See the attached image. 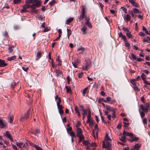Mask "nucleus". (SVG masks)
<instances>
[{"label": "nucleus", "mask_w": 150, "mask_h": 150, "mask_svg": "<svg viewBox=\"0 0 150 150\" xmlns=\"http://www.w3.org/2000/svg\"><path fill=\"white\" fill-rule=\"evenodd\" d=\"M150 107V104L149 103H146L145 105H141L140 106V108L141 109H139V111L142 118V122L144 125H146L147 124V119L146 118H143L145 115V113H146L149 112V108Z\"/></svg>", "instance_id": "nucleus-1"}, {"label": "nucleus", "mask_w": 150, "mask_h": 150, "mask_svg": "<svg viewBox=\"0 0 150 150\" xmlns=\"http://www.w3.org/2000/svg\"><path fill=\"white\" fill-rule=\"evenodd\" d=\"M89 18L88 19H87L85 23V25H84L81 29V31L80 32L83 35H86L87 34V32L86 30L87 29V27L89 28H91L92 26L90 23L89 22Z\"/></svg>", "instance_id": "nucleus-2"}, {"label": "nucleus", "mask_w": 150, "mask_h": 150, "mask_svg": "<svg viewBox=\"0 0 150 150\" xmlns=\"http://www.w3.org/2000/svg\"><path fill=\"white\" fill-rule=\"evenodd\" d=\"M40 4V0H33L32 4L31 5V8L32 9H35L37 7H38Z\"/></svg>", "instance_id": "nucleus-3"}, {"label": "nucleus", "mask_w": 150, "mask_h": 150, "mask_svg": "<svg viewBox=\"0 0 150 150\" xmlns=\"http://www.w3.org/2000/svg\"><path fill=\"white\" fill-rule=\"evenodd\" d=\"M29 110H28L25 113L24 115H22L20 119V120L21 122H23L27 120L29 117L30 115Z\"/></svg>", "instance_id": "nucleus-4"}, {"label": "nucleus", "mask_w": 150, "mask_h": 150, "mask_svg": "<svg viewBox=\"0 0 150 150\" xmlns=\"http://www.w3.org/2000/svg\"><path fill=\"white\" fill-rule=\"evenodd\" d=\"M106 145L105 143V142H103V148L107 149L108 150H111V144L108 141L106 142Z\"/></svg>", "instance_id": "nucleus-5"}, {"label": "nucleus", "mask_w": 150, "mask_h": 150, "mask_svg": "<svg viewBox=\"0 0 150 150\" xmlns=\"http://www.w3.org/2000/svg\"><path fill=\"white\" fill-rule=\"evenodd\" d=\"M76 127L77 129L76 132L77 137H79L80 136H84L82 134L83 132L81 129L78 127V125H76Z\"/></svg>", "instance_id": "nucleus-6"}, {"label": "nucleus", "mask_w": 150, "mask_h": 150, "mask_svg": "<svg viewBox=\"0 0 150 150\" xmlns=\"http://www.w3.org/2000/svg\"><path fill=\"white\" fill-rule=\"evenodd\" d=\"M81 61L79 58H77L74 61H72V63L73 66L75 68H77V66L80 63Z\"/></svg>", "instance_id": "nucleus-7"}, {"label": "nucleus", "mask_w": 150, "mask_h": 150, "mask_svg": "<svg viewBox=\"0 0 150 150\" xmlns=\"http://www.w3.org/2000/svg\"><path fill=\"white\" fill-rule=\"evenodd\" d=\"M91 64V61L89 60L86 61L85 65L83 66V68L86 70H88Z\"/></svg>", "instance_id": "nucleus-8"}, {"label": "nucleus", "mask_w": 150, "mask_h": 150, "mask_svg": "<svg viewBox=\"0 0 150 150\" xmlns=\"http://www.w3.org/2000/svg\"><path fill=\"white\" fill-rule=\"evenodd\" d=\"M106 103L111 104H114L116 102L114 99H112L110 97H108L106 98Z\"/></svg>", "instance_id": "nucleus-9"}, {"label": "nucleus", "mask_w": 150, "mask_h": 150, "mask_svg": "<svg viewBox=\"0 0 150 150\" xmlns=\"http://www.w3.org/2000/svg\"><path fill=\"white\" fill-rule=\"evenodd\" d=\"M106 109L109 111H111L112 112H114L116 111V109L112 107L111 106L107 105H106Z\"/></svg>", "instance_id": "nucleus-10"}, {"label": "nucleus", "mask_w": 150, "mask_h": 150, "mask_svg": "<svg viewBox=\"0 0 150 150\" xmlns=\"http://www.w3.org/2000/svg\"><path fill=\"white\" fill-rule=\"evenodd\" d=\"M5 134L6 137L8 138L10 141L13 142V137L11 135L8 131H6L5 133Z\"/></svg>", "instance_id": "nucleus-11"}, {"label": "nucleus", "mask_w": 150, "mask_h": 150, "mask_svg": "<svg viewBox=\"0 0 150 150\" xmlns=\"http://www.w3.org/2000/svg\"><path fill=\"white\" fill-rule=\"evenodd\" d=\"M6 123L5 121L2 119H0V128H2L6 127Z\"/></svg>", "instance_id": "nucleus-12"}, {"label": "nucleus", "mask_w": 150, "mask_h": 150, "mask_svg": "<svg viewBox=\"0 0 150 150\" xmlns=\"http://www.w3.org/2000/svg\"><path fill=\"white\" fill-rule=\"evenodd\" d=\"M84 18H85V19L86 21V19H88L89 18H87L86 16L85 15V13H83L81 12L80 15L79 16V21H81V20L83 19Z\"/></svg>", "instance_id": "nucleus-13"}, {"label": "nucleus", "mask_w": 150, "mask_h": 150, "mask_svg": "<svg viewBox=\"0 0 150 150\" xmlns=\"http://www.w3.org/2000/svg\"><path fill=\"white\" fill-rule=\"evenodd\" d=\"M132 5L137 8L139 7L138 4L136 2V0H128Z\"/></svg>", "instance_id": "nucleus-14"}, {"label": "nucleus", "mask_w": 150, "mask_h": 150, "mask_svg": "<svg viewBox=\"0 0 150 150\" xmlns=\"http://www.w3.org/2000/svg\"><path fill=\"white\" fill-rule=\"evenodd\" d=\"M59 113L62 115L64 113V111L63 110V107L61 105H57Z\"/></svg>", "instance_id": "nucleus-15"}, {"label": "nucleus", "mask_w": 150, "mask_h": 150, "mask_svg": "<svg viewBox=\"0 0 150 150\" xmlns=\"http://www.w3.org/2000/svg\"><path fill=\"white\" fill-rule=\"evenodd\" d=\"M42 52L41 51L38 52L36 55V60H37L40 59L42 57Z\"/></svg>", "instance_id": "nucleus-16"}, {"label": "nucleus", "mask_w": 150, "mask_h": 150, "mask_svg": "<svg viewBox=\"0 0 150 150\" xmlns=\"http://www.w3.org/2000/svg\"><path fill=\"white\" fill-rule=\"evenodd\" d=\"M88 87H86L81 91L83 96H85L86 93H88Z\"/></svg>", "instance_id": "nucleus-17"}, {"label": "nucleus", "mask_w": 150, "mask_h": 150, "mask_svg": "<svg viewBox=\"0 0 150 150\" xmlns=\"http://www.w3.org/2000/svg\"><path fill=\"white\" fill-rule=\"evenodd\" d=\"M7 65V64L5 62L4 60L0 59V67H4Z\"/></svg>", "instance_id": "nucleus-18"}, {"label": "nucleus", "mask_w": 150, "mask_h": 150, "mask_svg": "<svg viewBox=\"0 0 150 150\" xmlns=\"http://www.w3.org/2000/svg\"><path fill=\"white\" fill-rule=\"evenodd\" d=\"M28 144L27 142H25V144H23L21 148L22 150H27L28 149Z\"/></svg>", "instance_id": "nucleus-19"}, {"label": "nucleus", "mask_w": 150, "mask_h": 150, "mask_svg": "<svg viewBox=\"0 0 150 150\" xmlns=\"http://www.w3.org/2000/svg\"><path fill=\"white\" fill-rule=\"evenodd\" d=\"M125 16L124 17V19L126 20V22H127L130 20L131 19V16L128 14L125 15Z\"/></svg>", "instance_id": "nucleus-20"}, {"label": "nucleus", "mask_w": 150, "mask_h": 150, "mask_svg": "<svg viewBox=\"0 0 150 150\" xmlns=\"http://www.w3.org/2000/svg\"><path fill=\"white\" fill-rule=\"evenodd\" d=\"M98 125L97 124H96V125L95 127V130L96 131V132H95V131L93 132V135L94 136H95V135L94 134V133H96L97 136L98 135Z\"/></svg>", "instance_id": "nucleus-21"}, {"label": "nucleus", "mask_w": 150, "mask_h": 150, "mask_svg": "<svg viewBox=\"0 0 150 150\" xmlns=\"http://www.w3.org/2000/svg\"><path fill=\"white\" fill-rule=\"evenodd\" d=\"M141 146L139 144H136L134 146V148L133 149V150H138V149Z\"/></svg>", "instance_id": "nucleus-22"}, {"label": "nucleus", "mask_w": 150, "mask_h": 150, "mask_svg": "<svg viewBox=\"0 0 150 150\" xmlns=\"http://www.w3.org/2000/svg\"><path fill=\"white\" fill-rule=\"evenodd\" d=\"M13 117L12 115H11L9 116L8 117V122L10 123H12L13 120Z\"/></svg>", "instance_id": "nucleus-23"}, {"label": "nucleus", "mask_w": 150, "mask_h": 150, "mask_svg": "<svg viewBox=\"0 0 150 150\" xmlns=\"http://www.w3.org/2000/svg\"><path fill=\"white\" fill-rule=\"evenodd\" d=\"M83 144L84 145L88 146L90 143L88 141L84 140L83 142Z\"/></svg>", "instance_id": "nucleus-24"}, {"label": "nucleus", "mask_w": 150, "mask_h": 150, "mask_svg": "<svg viewBox=\"0 0 150 150\" xmlns=\"http://www.w3.org/2000/svg\"><path fill=\"white\" fill-rule=\"evenodd\" d=\"M16 56L15 55L11 57H8L7 59V60L8 61H11L15 59H16Z\"/></svg>", "instance_id": "nucleus-25"}, {"label": "nucleus", "mask_w": 150, "mask_h": 150, "mask_svg": "<svg viewBox=\"0 0 150 150\" xmlns=\"http://www.w3.org/2000/svg\"><path fill=\"white\" fill-rule=\"evenodd\" d=\"M131 58H130L131 59L133 60H136L137 59V57L135 54L133 53H132L131 54Z\"/></svg>", "instance_id": "nucleus-26"}, {"label": "nucleus", "mask_w": 150, "mask_h": 150, "mask_svg": "<svg viewBox=\"0 0 150 150\" xmlns=\"http://www.w3.org/2000/svg\"><path fill=\"white\" fill-rule=\"evenodd\" d=\"M87 118H92L91 116V111L89 109H88V115H87Z\"/></svg>", "instance_id": "nucleus-27"}, {"label": "nucleus", "mask_w": 150, "mask_h": 150, "mask_svg": "<svg viewBox=\"0 0 150 150\" xmlns=\"http://www.w3.org/2000/svg\"><path fill=\"white\" fill-rule=\"evenodd\" d=\"M79 138V140L78 141V143H81L82 141H83L84 139V136H80L78 137Z\"/></svg>", "instance_id": "nucleus-28"}, {"label": "nucleus", "mask_w": 150, "mask_h": 150, "mask_svg": "<svg viewBox=\"0 0 150 150\" xmlns=\"http://www.w3.org/2000/svg\"><path fill=\"white\" fill-rule=\"evenodd\" d=\"M120 139L121 141L124 142H126V137L123 135L121 137V138H120Z\"/></svg>", "instance_id": "nucleus-29"}, {"label": "nucleus", "mask_w": 150, "mask_h": 150, "mask_svg": "<svg viewBox=\"0 0 150 150\" xmlns=\"http://www.w3.org/2000/svg\"><path fill=\"white\" fill-rule=\"evenodd\" d=\"M69 134L72 138H75L76 137L75 133L73 131H71L69 133Z\"/></svg>", "instance_id": "nucleus-30"}, {"label": "nucleus", "mask_w": 150, "mask_h": 150, "mask_svg": "<svg viewBox=\"0 0 150 150\" xmlns=\"http://www.w3.org/2000/svg\"><path fill=\"white\" fill-rule=\"evenodd\" d=\"M73 18H71L68 19L66 21V24H69L70 23L73 21Z\"/></svg>", "instance_id": "nucleus-31"}, {"label": "nucleus", "mask_w": 150, "mask_h": 150, "mask_svg": "<svg viewBox=\"0 0 150 150\" xmlns=\"http://www.w3.org/2000/svg\"><path fill=\"white\" fill-rule=\"evenodd\" d=\"M82 11L81 13H85L86 11V7L84 6H81Z\"/></svg>", "instance_id": "nucleus-32"}, {"label": "nucleus", "mask_w": 150, "mask_h": 150, "mask_svg": "<svg viewBox=\"0 0 150 150\" xmlns=\"http://www.w3.org/2000/svg\"><path fill=\"white\" fill-rule=\"evenodd\" d=\"M88 110L87 109L83 110V111H81V114L82 115H86L88 113Z\"/></svg>", "instance_id": "nucleus-33"}, {"label": "nucleus", "mask_w": 150, "mask_h": 150, "mask_svg": "<svg viewBox=\"0 0 150 150\" xmlns=\"http://www.w3.org/2000/svg\"><path fill=\"white\" fill-rule=\"evenodd\" d=\"M126 36L129 38H132V35L131 34V33L130 32H128L126 34Z\"/></svg>", "instance_id": "nucleus-34"}, {"label": "nucleus", "mask_w": 150, "mask_h": 150, "mask_svg": "<svg viewBox=\"0 0 150 150\" xmlns=\"http://www.w3.org/2000/svg\"><path fill=\"white\" fill-rule=\"evenodd\" d=\"M133 10L134 13L135 14L139 13V11L137 8H134Z\"/></svg>", "instance_id": "nucleus-35"}, {"label": "nucleus", "mask_w": 150, "mask_h": 150, "mask_svg": "<svg viewBox=\"0 0 150 150\" xmlns=\"http://www.w3.org/2000/svg\"><path fill=\"white\" fill-rule=\"evenodd\" d=\"M141 76L143 81H144L146 79V76L143 73H142Z\"/></svg>", "instance_id": "nucleus-36"}, {"label": "nucleus", "mask_w": 150, "mask_h": 150, "mask_svg": "<svg viewBox=\"0 0 150 150\" xmlns=\"http://www.w3.org/2000/svg\"><path fill=\"white\" fill-rule=\"evenodd\" d=\"M130 82L132 83V84L134 85V86H136L137 85V83L136 82L134 81V80H133V79H131L130 80Z\"/></svg>", "instance_id": "nucleus-37"}, {"label": "nucleus", "mask_w": 150, "mask_h": 150, "mask_svg": "<svg viewBox=\"0 0 150 150\" xmlns=\"http://www.w3.org/2000/svg\"><path fill=\"white\" fill-rule=\"evenodd\" d=\"M16 144L18 147L21 148L22 147V146L23 145V143L20 142H17L16 143Z\"/></svg>", "instance_id": "nucleus-38"}, {"label": "nucleus", "mask_w": 150, "mask_h": 150, "mask_svg": "<svg viewBox=\"0 0 150 150\" xmlns=\"http://www.w3.org/2000/svg\"><path fill=\"white\" fill-rule=\"evenodd\" d=\"M67 37L68 38H69V36L71 34V32L70 29H67Z\"/></svg>", "instance_id": "nucleus-39"}, {"label": "nucleus", "mask_w": 150, "mask_h": 150, "mask_svg": "<svg viewBox=\"0 0 150 150\" xmlns=\"http://www.w3.org/2000/svg\"><path fill=\"white\" fill-rule=\"evenodd\" d=\"M134 90L136 92H138L140 91V89L136 86H135L134 87Z\"/></svg>", "instance_id": "nucleus-40"}, {"label": "nucleus", "mask_w": 150, "mask_h": 150, "mask_svg": "<svg viewBox=\"0 0 150 150\" xmlns=\"http://www.w3.org/2000/svg\"><path fill=\"white\" fill-rule=\"evenodd\" d=\"M78 49L79 51H80V50L82 51L81 52H80V53H81L84 51V50H85V48L84 47H83L81 46H80V47H79L78 48Z\"/></svg>", "instance_id": "nucleus-41"}, {"label": "nucleus", "mask_w": 150, "mask_h": 150, "mask_svg": "<svg viewBox=\"0 0 150 150\" xmlns=\"http://www.w3.org/2000/svg\"><path fill=\"white\" fill-rule=\"evenodd\" d=\"M40 133V130L38 128H36L35 130V135H38Z\"/></svg>", "instance_id": "nucleus-42"}, {"label": "nucleus", "mask_w": 150, "mask_h": 150, "mask_svg": "<svg viewBox=\"0 0 150 150\" xmlns=\"http://www.w3.org/2000/svg\"><path fill=\"white\" fill-rule=\"evenodd\" d=\"M16 83L14 81H13L11 84V87L12 88H13L16 86Z\"/></svg>", "instance_id": "nucleus-43"}, {"label": "nucleus", "mask_w": 150, "mask_h": 150, "mask_svg": "<svg viewBox=\"0 0 150 150\" xmlns=\"http://www.w3.org/2000/svg\"><path fill=\"white\" fill-rule=\"evenodd\" d=\"M33 0H25V2L26 4H33Z\"/></svg>", "instance_id": "nucleus-44"}, {"label": "nucleus", "mask_w": 150, "mask_h": 150, "mask_svg": "<svg viewBox=\"0 0 150 150\" xmlns=\"http://www.w3.org/2000/svg\"><path fill=\"white\" fill-rule=\"evenodd\" d=\"M55 2V0H52L51 2H50L49 3V4L51 6H53Z\"/></svg>", "instance_id": "nucleus-45"}, {"label": "nucleus", "mask_w": 150, "mask_h": 150, "mask_svg": "<svg viewBox=\"0 0 150 150\" xmlns=\"http://www.w3.org/2000/svg\"><path fill=\"white\" fill-rule=\"evenodd\" d=\"M55 73L57 75H59L60 74H62V72L58 70H56Z\"/></svg>", "instance_id": "nucleus-46"}, {"label": "nucleus", "mask_w": 150, "mask_h": 150, "mask_svg": "<svg viewBox=\"0 0 150 150\" xmlns=\"http://www.w3.org/2000/svg\"><path fill=\"white\" fill-rule=\"evenodd\" d=\"M105 139L106 142L111 140L110 138L109 137L108 135H106L105 136Z\"/></svg>", "instance_id": "nucleus-47"}, {"label": "nucleus", "mask_w": 150, "mask_h": 150, "mask_svg": "<svg viewBox=\"0 0 150 150\" xmlns=\"http://www.w3.org/2000/svg\"><path fill=\"white\" fill-rule=\"evenodd\" d=\"M66 90L67 91V93H70L71 92V89L69 87H68V86H66Z\"/></svg>", "instance_id": "nucleus-48"}, {"label": "nucleus", "mask_w": 150, "mask_h": 150, "mask_svg": "<svg viewBox=\"0 0 150 150\" xmlns=\"http://www.w3.org/2000/svg\"><path fill=\"white\" fill-rule=\"evenodd\" d=\"M31 5H28V4H25L23 6L24 7V8L26 9L28 8H29L30 7L31 8Z\"/></svg>", "instance_id": "nucleus-49"}, {"label": "nucleus", "mask_w": 150, "mask_h": 150, "mask_svg": "<svg viewBox=\"0 0 150 150\" xmlns=\"http://www.w3.org/2000/svg\"><path fill=\"white\" fill-rule=\"evenodd\" d=\"M21 0H13V2L14 4H17L20 3Z\"/></svg>", "instance_id": "nucleus-50"}, {"label": "nucleus", "mask_w": 150, "mask_h": 150, "mask_svg": "<svg viewBox=\"0 0 150 150\" xmlns=\"http://www.w3.org/2000/svg\"><path fill=\"white\" fill-rule=\"evenodd\" d=\"M61 98L60 97H59V98H58V100L57 101V105H60V103H61Z\"/></svg>", "instance_id": "nucleus-51"}, {"label": "nucleus", "mask_w": 150, "mask_h": 150, "mask_svg": "<svg viewBox=\"0 0 150 150\" xmlns=\"http://www.w3.org/2000/svg\"><path fill=\"white\" fill-rule=\"evenodd\" d=\"M35 148L37 150H42L40 146L36 145H35Z\"/></svg>", "instance_id": "nucleus-52"}, {"label": "nucleus", "mask_w": 150, "mask_h": 150, "mask_svg": "<svg viewBox=\"0 0 150 150\" xmlns=\"http://www.w3.org/2000/svg\"><path fill=\"white\" fill-rule=\"evenodd\" d=\"M74 110L76 113H77L80 112L78 108L77 107H74Z\"/></svg>", "instance_id": "nucleus-53"}, {"label": "nucleus", "mask_w": 150, "mask_h": 150, "mask_svg": "<svg viewBox=\"0 0 150 150\" xmlns=\"http://www.w3.org/2000/svg\"><path fill=\"white\" fill-rule=\"evenodd\" d=\"M125 45L126 47H130V45L128 42H127L126 41L125 42Z\"/></svg>", "instance_id": "nucleus-54"}, {"label": "nucleus", "mask_w": 150, "mask_h": 150, "mask_svg": "<svg viewBox=\"0 0 150 150\" xmlns=\"http://www.w3.org/2000/svg\"><path fill=\"white\" fill-rule=\"evenodd\" d=\"M132 137L133 139V141H137L139 139L138 137H133L132 136Z\"/></svg>", "instance_id": "nucleus-55"}, {"label": "nucleus", "mask_w": 150, "mask_h": 150, "mask_svg": "<svg viewBox=\"0 0 150 150\" xmlns=\"http://www.w3.org/2000/svg\"><path fill=\"white\" fill-rule=\"evenodd\" d=\"M93 121V118H87V120L86 121L87 123L91 122Z\"/></svg>", "instance_id": "nucleus-56"}, {"label": "nucleus", "mask_w": 150, "mask_h": 150, "mask_svg": "<svg viewBox=\"0 0 150 150\" xmlns=\"http://www.w3.org/2000/svg\"><path fill=\"white\" fill-rule=\"evenodd\" d=\"M83 73L81 72L79 74L78 77L79 78H81L83 75Z\"/></svg>", "instance_id": "nucleus-57"}, {"label": "nucleus", "mask_w": 150, "mask_h": 150, "mask_svg": "<svg viewBox=\"0 0 150 150\" xmlns=\"http://www.w3.org/2000/svg\"><path fill=\"white\" fill-rule=\"evenodd\" d=\"M26 9L24 8V6H23V8L20 10V12L22 13L26 12Z\"/></svg>", "instance_id": "nucleus-58"}, {"label": "nucleus", "mask_w": 150, "mask_h": 150, "mask_svg": "<svg viewBox=\"0 0 150 150\" xmlns=\"http://www.w3.org/2000/svg\"><path fill=\"white\" fill-rule=\"evenodd\" d=\"M127 136L132 137L133 135V134L132 133L127 132Z\"/></svg>", "instance_id": "nucleus-59"}, {"label": "nucleus", "mask_w": 150, "mask_h": 150, "mask_svg": "<svg viewBox=\"0 0 150 150\" xmlns=\"http://www.w3.org/2000/svg\"><path fill=\"white\" fill-rule=\"evenodd\" d=\"M116 112H112V117L113 120L115 118V113Z\"/></svg>", "instance_id": "nucleus-60"}, {"label": "nucleus", "mask_w": 150, "mask_h": 150, "mask_svg": "<svg viewBox=\"0 0 150 150\" xmlns=\"http://www.w3.org/2000/svg\"><path fill=\"white\" fill-rule=\"evenodd\" d=\"M116 127L118 129H120L121 127V123H119L117 125Z\"/></svg>", "instance_id": "nucleus-61"}, {"label": "nucleus", "mask_w": 150, "mask_h": 150, "mask_svg": "<svg viewBox=\"0 0 150 150\" xmlns=\"http://www.w3.org/2000/svg\"><path fill=\"white\" fill-rule=\"evenodd\" d=\"M122 29L124 30L125 31L127 32H129V31L128 30V28H127L125 27H123L122 28Z\"/></svg>", "instance_id": "nucleus-62"}, {"label": "nucleus", "mask_w": 150, "mask_h": 150, "mask_svg": "<svg viewBox=\"0 0 150 150\" xmlns=\"http://www.w3.org/2000/svg\"><path fill=\"white\" fill-rule=\"evenodd\" d=\"M121 38H122V39L125 41V42L126 41V37L125 35H123V36H122Z\"/></svg>", "instance_id": "nucleus-63"}, {"label": "nucleus", "mask_w": 150, "mask_h": 150, "mask_svg": "<svg viewBox=\"0 0 150 150\" xmlns=\"http://www.w3.org/2000/svg\"><path fill=\"white\" fill-rule=\"evenodd\" d=\"M100 93V94L103 96H105L106 94L105 92H104L103 91H101V92Z\"/></svg>", "instance_id": "nucleus-64"}]
</instances>
